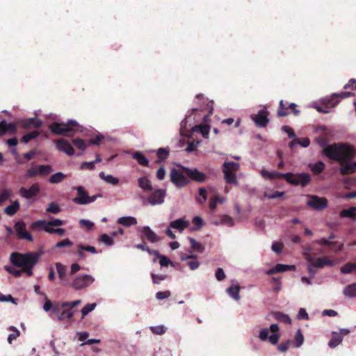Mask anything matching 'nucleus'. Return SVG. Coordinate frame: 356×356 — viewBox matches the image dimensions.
Returning <instances> with one entry per match:
<instances>
[{
    "mask_svg": "<svg viewBox=\"0 0 356 356\" xmlns=\"http://www.w3.org/2000/svg\"><path fill=\"white\" fill-rule=\"evenodd\" d=\"M323 152L330 159L339 162L341 175H348L356 171V161H351L356 154L353 146L346 143H334L325 147Z\"/></svg>",
    "mask_w": 356,
    "mask_h": 356,
    "instance_id": "nucleus-1",
    "label": "nucleus"
},
{
    "mask_svg": "<svg viewBox=\"0 0 356 356\" xmlns=\"http://www.w3.org/2000/svg\"><path fill=\"white\" fill-rule=\"evenodd\" d=\"M40 254L38 252H28L24 254L19 252H13L10 256L11 263L17 267H21L22 270H17L11 266H5V270L16 277L25 273L27 276L33 275V268L38 264Z\"/></svg>",
    "mask_w": 356,
    "mask_h": 356,
    "instance_id": "nucleus-2",
    "label": "nucleus"
},
{
    "mask_svg": "<svg viewBox=\"0 0 356 356\" xmlns=\"http://www.w3.org/2000/svg\"><path fill=\"white\" fill-rule=\"evenodd\" d=\"M49 129L54 134L65 137H72L76 133L83 131L82 127L74 120H70L66 123L52 122Z\"/></svg>",
    "mask_w": 356,
    "mask_h": 356,
    "instance_id": "nucleus-3",
    "label": "nucleus"
},
{
    "mask_svg": "<svg viewBox=\"0 0 356 356\" xmlns=\"http://www.w3.org/2000/svg\"><path fill=\"white\" fill-rule=\"evenodd\" d=\"M240 164L234 161H225L222 165V171L226 183L238 184L236 172L239 170Z\"/></svg>",
    "mask_w": 356,
    "mask_h": 356,
    "instance_id": "nucleus-4",
    "label": "nucleus"
},
{
    "mask_svg": "<svg viewBox=\"0 0 356 356\" xmlns=\"http://www.w3.org/2000/svg\"><path fill=\"white\" fill-rule=\"evenodd\" d=\"M285 181L293 186H307L311 182V176L308 173L302 172L293 174L292 172L285 173Z\"/></svg>",
    "mask_w": 356,
    "mask_h": 356,
    "instance_id": "nucleus-5",
    "label": "nucleus"
},
{
    "mask_svg": "<svg viewBox=\"0 0 356 356\" xmlns=\"http://www.w3.org/2000/svg\"><path fill=\"white\" fill-rule=\"evenodd\" d=\"M76 190L77 191V196L73 199V202L77 204H87L95 202L97 197H102L100 194L89 196L82 186H77Z\"/></svg>",
    "mask_w": 356,
    "mask_h": 356,
    "instance_id": "nucleus-6",
    "label": "nucleus"
},
{
    "mask_svg": "<svg viewBox=\"0 0 356 356\" xmlns=\"http://www.w3.org/2000/svg\"><path fill=\"white\" fill-rule=\"evenodd\" d=\"M95 281L90 275H79L74 278L71 286L75 290H81L90 286Z\"/></svg>",
    "mask_w": 356,
    "mask_h": 356,
    "instance_id": "nucleus-7",
    "label": "nucleus"
},
{
    "mask_svg": "<svg viewBox=\"0 0 356 356\" xmlns=\"http://www.w3.org/2000/svg\"><path fill=\"white\" fill-rule=\"evenodd\" d=\"M182 172L186 174L191 180L195 181L198 183L204 182L207 176L204 173L199 171L197 168H188L182 165H179Z\"/></svg>",
    "mask_w": 356,
    "mask_h": 356,
    "instance_id": "nucleus-8",
    "label": "nucleus"
},
{
    "mask_svg": "<svg viewBox=\"0 0 356 356\" xmlns=\"http://www.w3.org/2000/svg\"><path fill=\"white\" fill-rule=\"evenodd\" d=\"M184 174L175 168L171 170L170 180L178 188L184 187L190 183V180Z\"/></svg>",
    "mask_w": 356,
    "mask_h": 356,
    "instance_id": "nucleus-9",
    "label": "nucleus"
},
{
    "mask_svg": "<svg viewBox=\"0 0 356 356\" xmlns=\"http://www.w3.org/2000/svg\"><path fill=\"white\" fill-rule=\"evenodd\" d=\"M309 200L307 204L309 207L320 211L327 207V200L325 197H320L314 195H309Z\"/></svg>",
    "mask_w": 356,
    "mask_h": 356,
    "instance_id": "nucleus-10",
    "label": "nucleus"
},
{
    "mask_svg": "<svg viewBox=\"0 0 356 356\" xmlns=\"http://www.w3.org/2000/svg\"><path fill=\"white\" fill-rule=\"evenodd\" d=\"M16 235L19 239L27 240L29 242L33 241V238L31 234L26 230V225L24 221L19 220L15 222L14 226Z\"/></svg>",
    "mask_w": 356,
    "mask_h": 356,
    "instance_id": "nucleus-11",
    "label": "nucleus"
},
{
    "mask_svg": "<svg viewBox=\"0 0 356 356\" xmlns=\"http://www.w3.org/2000/svg\"><path fill=\"white\" fill-rule=\"evenodd\" d=\"M165 196L166 191L165 189H156L149 195L147 200L153 206L161 204L164 202Z\"/></svg>",
    "mask_w": 356,
    "mask_h": 356,
    "instance_id": "nucleus-12",
    "label": "nucleus"
},
{
    "mask_svg": "<svg viewBox=\"0 0 356 356\" xmlns=\"http://www.w3.org/2000/svg\"><path fill=\"white\" fill-rule=\"evenodd\" d=\"M56 148L68 156H73L75 150L72 144L65 138H60L55 141Z\"/></svg>",
    "mask_w": 356,
    "mask_h": 356,
    "instance_id": "nucleus-13",
    "label": "nucleus"
},
{
    "mask_svg": "<svg viewBox=\"0 0 356 356\" xmlns=\"http://www.w3.org/2000/svg\"><path fill=\"white\" fill-rule=\"evenodd\" d=\"M350 332V330L342 328L339 330V332H332V338L329 341V346L334 348L339 346L343 341V337L348 335Z\"/></svg>",
    "mask_w": 356,
    "mask_h": 356,
    "instance_id": "nucleus-14",
    "label": "nucleus"
},
{
    "mask_svg": "<svg viewBox=\"0 0 356 356\" xmlns=\"http://www.w3.org/2000/svg\"><path fill=\"white\" fill-rule=\"evenodd\" d=\"M40 191V186L38 183L32 184L29 188L22 187L19 191V194L26 199H31L37 196Z\"/></svg>",
    "mask_w": 356,
    "mask_h": 356,
    "instance_id": "nucleus-15",
    "label": "nucleus"
},
{
    "mask_svg": "<svg viewBox=\"0 0 356 356\" xmlns=\"http://www.w3.org/2000/svg\"><path fill=\"white\" fill-rule=\"evenodd\" d=\"M354 94L350 92H342L340 93H334L331 97L326 101L325 105L327 107H334L339 102V98L344 99L350 96H353Z\"/></svg>",
    "mask_w": 356,
    "mask_h": 356,
    "instance_id": "nucleus-16",
    "label": "nucleus"
},
{
    "mask_svg": "<svg viewBox=\"0 0 356 356\" xmlns=\"http://www.w3.org/2000/svg\"><path fill=\"white\" fill-rule=\"evenodd\" d=\"M252 119L259 127H265L269 122L268 112L265 110H261L257 115H252Z\"/></svg>",
    "mask_w": 356,
    "mask_h": 356,
    "instance_id": "nucleus-17",
    "label": "nucleus"
},
{
    "mask_svg": "<svg viewBox=\"0 0 356 356\" xmlns=\"http://www.w3.org/2000/svg\"><path fill=\"white\" fill-rule=\"evenodd\" d=\"M144 236H141L142 241L145 238L150 243H156L160 241L161 238L153 232L148 226H145L140 229Z\"/></svg>",
    "mask_w": 356,
    "mask_h": 356,
    "instance_id": "nucleus-18",
    "label": "nucleus"
},
{
    "mask_svg": "<svg viewBox=\"0 0 356 356\" xmlns=\"http://www.w3.org/2000/svg\"><path fill=\"white\" fill-rule=\"evenodd\" d=\"M316 243L320 245H326L330 247V248L335 252H341L343 250V244L341 243L337 246V243L334 241H329L327 238H323L315 241Z\"/></svg>",
    "mask_w": 356,
    "mask_h": 356,
    "instance_id": "nucleus-19",
    "label": "nucleus"
},
{
    "mask_svg": "<svg viewBox=\"0 0 356 356\" xmlns=\"http://www.w3.org/2000/svg\"><path fill=\"white\" fill-rule=\"evenodd\" d=\"M85 251L90 252L92 254H95L98 253L97 249L94 246L86 245H83V244L77 245L76 253H77L78 256L79 257L80 259H83L86 258V255L84 253Z\"/></svg>",
    "mask_w": 356,
    "mask_h": 356,
    "instance_id": "nucleus-20",
    "label": "nucleus"
},
{
    "mask_svg": "<svg viewBox=\"0 0 356 356\" xmlns=\"http://www.w3.org/2000/svg\"><path fill=\"white\" fill-rule=\"evenodd\" d=\"M72 143L73 145L80 151L77 153V156L83 155L84 151L88 147H89V143H88L87 140H83L79 138L72 139Z\"/></svg>",
    "mask_w": 356,
    "mask_h": 356,
    "instance_id": "nucleus-21",
    "label": "nucleus"
},
{
    "mask_svg": "<svg viewBox=\"0 0 356 356\" xmlns=\"http://www.w3.org/2000/svg\"><path fill=\"white\" fill-rule=\"evenodd\" d=\"M17 131L16 124L13 122L7 123L6 120L0 122V136L6 134H14Z\"/></svg>",
    "mask_w": 356,
    "mask_h": 356,
    "instance_id": "nucleus-22",
    "label": "nucleus"
},
{
    "mask_svg": "<svg viewBox=\"0 0 356 356\" xmlns=\"http://www.w3.org/2000/svg\"><path fill=\"white\" fill-rule=\"evenodd\" d=\"M305 259L309 263L307 266L308 273L310 278H313L317 273L316 266L314 264V257H312L307 251L304 252Z\"/></svg>",
    "mask_w": 356,
    "mask_h": 356,
    "instance_id": "nucleus-23",
    "label": "nucleus"
},
{
    "mask_svg": "<svg viewBox=\"0 0 356 356\" xmlns=\"http://www.w3.org/2000/svg\"><path fill=\"white\" fill-rule=\"evenodd\" d=\"M294 269H295L294 266L279 264H277L274 268L269 269L266 273H267V275H273L275 273L286 272V271L291 270H294Z\"/></svg>",
    "mask_w": 356,
    "mask_h": 356,
    "instance_id": "nucleus-24",
    "label": "nucleus"
},
{
    "mask_svg": "<svg viewBox=\"0 0 356 356\" xmlns=\"http://www.w3.org/2000/svg\"><path fill=\"white\" fill-rule=\"evenodd\" d=\"M44 224H47L49 225H51V227H58L63 225L64 224V222L62 220L58 218H55L49 221L38 220L32 223L31 227L33 229H36L39 225Z\"/></svg>",
    "mask_w": 356,
    "mask_h": 356,
    "instance_id": "nucleus-25",
    "label": "nucleus"
},
{
    "mask_svg": "<svg viewBox=\"0 0 356 356\" xmlns=\"http://www.w3.org/2000/svg\"><path fill=\"white\" fill-rule=\"evenodd\" d=\"M188 225V221L179 218L170 222L169 227L178 230L179 232H182Z\"/></svg>",
    "mask_w": 356,
    "mask_h": 356,
    "instance_id": "nucleus-26",
    "label": "nucleus"
},
{
    "mask_svg": "<svg viewBox=\"0 0 356 356\" xmlns=\"http://www.w3.org/2000/svg\"><path fill=\"white\" fill-rule=\"evenodd\" d=\"M261 175L264 178L268 179H275L281 178L286 179L285 173H281L276 171L269 172L266 170L263 169L261 170Z\"/></svg>",
    "mask_w": 356,
    "mask_h": 356,
    "instance_id": "nucleus-27",
    "label": "nucleus"
},
{
    "mask_svg": "<svg viewBox=\"0 0 356 356\" xmlns=\"http://www.w3.org/2000/svg\"><path fill=\"white\" fill-rule=\"evenodd\" d=\"M314 264L317 268H323L326 266H334V262L327 257H318L316 259L314 258Z\"/></svg>",
    "mask_w": 356,
    "mask_h": 356,
    "instance_id": "nucleus-28",
    "label": "nucleus"
},
{
    "mask_svg": "<svg viewBox=\"0 0 356 356\" xmlns=\"http://www.w3.org/2000/svg\"><path fill=\"white\" fill-rule=\"evenodd\" d=\"M138 186L145 191H152L153 188L151 181L146 177H142L138 179Z\"/></svg>",
    "mask_w": 356,
    "mask_h": 356,
    "instance_id": "nucleus-29",
    "label": "nucleus"
},
{
    "mask_svg": "<svg viewBox=\"0 0 356 356\" xmlns=\"http://www.w3.org/2000/svg\"><path fill=\"white\" fill-rule=\"evenodd\" d=\"M42 125V122L36 118H29L24 121L23 127L24 129H30L31 127L40 128Z\"/></svg>",
    "mask_w": 356,
    "mask_h": 356,
    "instance_id": "nucleus-30",
    "label": "nucleus"
},
{
    "mask_svg": "<svg viewBox=\"0 0 356 356\" xmlns=\"http://www.w3.org/2000/svg\"><path fill=\"white\" fill-rule=\"evenodd\" d=\"M118 222L124 227H129L137 224V220L132 216H124L119 218Z\"/></svg>",
    "mask_w": 356,
    "mask_h": 356,
    "instance_id": "nucleus-31",
    "label": "nucleus"
},
{
    "mask_svg": "<svg viewBox=\"0 0 356 356\" xmlns=\"http://www.w3.org/2000/svg\"><path fill=\"white\" fill-rule=\"evenodd\" d=\"M20 204L18 200H15L12 204L6 207L4 209L5 213L10 216L15 215L19 209Z\"/></svg>",
    "mask_w": 356,
    "mask_h": 356,
    "instance_id": "nucleus-32",
    "label": "nucleus"
},
{
    "mask_svg": "<svg viewBox=\"0 0 356 356\" xmlns=\"http://www.w3.org/2000/svg\"><path fill=\"white\" fill-rule=\"evenodd\" d=\"M132 157L136 159L140 165L145 167L149 165V161L147 158L142 152H136L133 154Z\"/></svg>",
    "mask_w": 356,
    "mask_h": 356,
    "instance_id": "nucleus-33",
    "label": "nucleus"
},
{
    "mask_svg": "<svg viewBox=\"0 0 356 356\" xmlns=\"http://www.w3.org/2000/svg\"><path fill=\"white\" fill-rule=\"evenodd\" d=\"M75 310L72 309H63L60 314H59L57 316V318L59 321H63L64 319L67 318L68 320H71L72 317L74 316Z\"/></svg>",
    "mask_w": 356,
    "mask_h": 356,
    "instance_id": "nucleus-34",
    "label": "nucleus"
},
{
    "mask_svg": "<svg viewBox=\"0 0 356 356\" xmlns=\"http://www.w3.org/2000/svg\"><path fill=\"white\" fill-rule=\"evenodd\" d=\"M273 316L275 320H277V321H279L280 323H284L285 324H289V325L291 323V318L288 315H286L282 312H275L273 313Z\"/></svg>",
    "mask_w": 356,
    "mask_h": 356,
    "instance_id": "nucleus-35",
    "label": "nucleus"
},
{
    "mask_svg": "<svg viewBox=\"0 0 356 356\" xmlns=\"http://www.w3.org/2000/svg\"><path fill=\"white\" fill-rule=\"evenodd\" d=\"M239 291L240 286L238 285L231 286L227 289V293L236 300L240 299Z\"/></svg>",
    "mask_w": 356,
    "mask_h": 356,
    "instance_id": "nucleus-36",
    "label": "nucleus"
},
{
    "mask_svg": "<svg viewBox=\"0 0 356 356\" xmlns=\"http://www.w3.org/2000/svg\"><path fill=\"white\" fill-rule=\"evenodd\" d=\"M299 144L303 147H307L310 144V140L308 138H295L293 140L290 142L289 147L291 148H293L294 145Z\"/></svg>",
    "mask_w": 356,
    "mask_h": 356,
    "instance_id": "nucleus-37",
    "label": "nucleus"
},
{
    "mask_svg": "<svg viewBox=\"0 0 356 356\" xmlns=\"http://www.w3.org/2000/svg\"><path fill=\"white\" fill-rule=\"evenodd\" d=\"M188 241L191 244V248L197 252L202 253L204 250V247L199 242H197L195 238L192 237L188 238Z\"/></svg>",
    "mask_w": 356,
    "mask_h": 356,
    "instance_id": "nucleus-38",
    "label": "nucleus"
},
{
    "mask_svg": "<svg viewBox=\"0 0 356 356\" xmlns=\"http://www.w3.org/2000/svg\"><path fill=\"white\" fill-rule=\"evenodd\" d=\"M343 294L350 298L356 297V283L346 286L343 289Z\"/></svg>",
    "mask_w": 356,
    "mask_h": 356,
    "instance_id": "nucleus-39",
    "label": "nucleus"
},
{
    "mask_svg": "<svg viewBox=\"0 0 356 356\" xmlns=\"http://www.w3.org/2000/svg\"><path fill=\"white\" fill-rule=\"evenodd\" d=\"M99 177L104 180L106 182L109 183L113 186H115L119 183V179L117 177L110 175H106L103 172L99 173Z\"/></svg>",
    "mask_w": 356,
    "mask_h": 356,
    "instance_id": "nucleus-40",
    "label": "nucleus"
},
{
    "mask_svg": "<svg viewBox=\"0 0 356 356\" xmlns=\"http://www.w3.org/2000/svg\"><path fill=\"white\" fill-rule=\"evenodd\" d=\"M66 177V175L63 172H58L52 175L49 179V181L51 184H59L62 182Z\"/></svg>",
    "mask_w": 356,
    "mask_h": 356,
    "instance_id": "nucleus-41",
    "label": "nucleus"
},
{
    "mask_svg": "<svg viewBox=\"0 0 356 356\" xmlns=\"http://www.w3.org/2000/svg\"><path fill=\"white\" fill-rule=\"evenodd\" d=\"M38 172L39 176H46L54 171L53 168L49 165H38Z\"/></svg>",
    "mask_w": 356,
    "mask_h": 356,
    "instance_id": "nucleus-42",
    "label": "nucleus"
},
{
    "mask_svg": "<svg viewBox=\"0 0 356 356\" xmlns=\"http://www.w3.org/2000/svg\"><path fill=\"white\" fill-rule=\"evenodd\" d=\"M55 265L58 272V277L61 280H63L65 277L67 268L65 265L62 264L60 262L56 263Z\"/></svg>",
    "mask_w": 356,
    "mask_h": 356,
    "instance_id": "nucleus-43",
    "label": "nucleus"
},
{
    "mask_svg": "<svg viewBox=\"0 0 356 356\" xmlns=\"http://www.w3.org/2000/svg\"><path fill=\"white\" fill-rule=\"evenodd\" d=\"M304 336L301 332L300 330H298L295 336H294V341H295V346L296 348L300 347L303 343H304Z\"/></svg>",
    "mask_w": 356,
    "mask_h": 356,
    "instance_id": "nucleus-44",
    "label": "nucleus"
},
{
    "mask_svg": "<svg viewBox=\"0 0 356 356\" xmlns=\"http://www.w3.org/2000/svg\"><path fill=\"white\" fill-rule=\"evenodd\" d=\"M325 169V164L323 161H318L315 164H314L311 170L316 175L321 173Z\"/></svg>",
    "mask_w": 356,
    "mask_h": 356,
    "instance_id": "nucleus-45",
    "label": "nucleus"
},
{
    "mask_svg": "<svg viewBox=\"0 0 356 356\" xmlns=\"http://www.w3.org/2000/svg\"><path fill=\"white\" fill-rule=\"evenodd\" d=\"M9 330L12 331L13 333L8 335V342L12 343L13 341L15 340L19 336L20 332L15 326H10Z\"/></svg>",
    "mask_w": 356,
    "mask_h": 356,
    "instance_id": "nucleus-46",
    "label": "nucleus"
},
{
    "mask_svg": "<svg viewBox=\"0 0 356 356\" xmlns=\"http://www.w3.org/2000/svg\"><path fill=\"white\" fill-rule=\"evenodd\" d=\"M39 135L38 131H33L27 134H25L22 138V142L24 143H28L30 140L36 138Z\"/></svg>",
    "mask_w": 356,
    "mask_h": 356,
    "instance_id": "nucleus-47",
    "label": "nucleus"
},
{
    "mask_svg": "<svg viewBox=\"0 0 356 356\" xmlns=\"http://www.w3.org/2000/svg\"><path fill=\"white\" fill-rule=\"evenodd\" d=\"M340 216L343 218H350L353 220L356 219V213L352 210V207L348 209L342 210L340 213Z\"/></svg>",
    "mask_w": 356,
    "mask_h": 356,
    "instance_id": "nucleus-48",
    "label": "nucleus"
},
{
    "mask_svg": "<svg viewBox=\"0 0 356 356\" xmlns=\"http://www.w3.org/2000/svg\"><path fill=\"white\" fill-rule=\"evenodd\" d=\"M356 264L355 263H347L341 268V272L344 274L350 273L355 270Z\"/></svg>",
    "mask_w": 356,
    "mask_h": 356,
    "instance_id": "nucleus-49",
    "label": "nucleus"
},
{
    "mask_svg": "<svg viewBox=\"0 0 356 356\" xmlns=\"http://www.w3.org/2000/svg\"><path fill=\"white\" fill-rule=\"evenodd\" d=\"M287 110H288V107H286L284 104V101L281 100L280 102V106H279V108L277 110V115L279 117L287 116L289 114V113L287 111Z\"/></svg>",
    "mask_w": 356,
    "mask_h": 356,
    "instance_id": "nucleus-50",
    "label": "nucleus"
},
{
    "mask_svg": "<svg viewBox=\"0 0 356 356\" xmlns=\"http://www.w3.org/2000/svg\"><path fill=\"white\" fill-rule=\"evenodd\" d=\"M156 155L159 159V161L165 160L169 155V150L166 148L161 147L157 150Z\"/></svg>",
    "mask_w": 356,
    "mask_h": 356,
    "instance_id": "nucleus-51",
    "label": "nucleus"
},
{
    "mask_svg": "<svg viewBox=\"0 0 356 356\" xmlns=\"http://www.w3.org/2000/svg\"><path fill=\"white\" fill-rule=\"evenodd\" d=\"M99 241L108 246L113 244V239L112 236H108L106 234H103L99 237Z\"/></svg>",
    "mask_w": 356,
    "mask_h": 356,
    "instance_id": "nucleus-52",
    "label": "nucleus"
},
{
    "mask_svg": "<svg viewBox=\"0 0 356 356\" xmlns=\"http://www.w3.org/2000/svg\"><path fill=\"white\" fill-rule=\"evenodd\" d=\"M12 195V191L10 189H3L0 193V205L7 200Z\"/></svg>",
    "mask_w": 356,
    "mask_h": 356,
    "instance_id": "nucleus-53",
    "label": "nucleus"
},
{
    "mask_svg": "<svg viewBox=\"0 0 356 356\" xmlns=\"http://www.w3.org/2000/svg\"><path fill=\"white\" fill-rule=\"evenodd\" d=\"M96 307L95 303L92 304H87L86 305L81 309V314L83 316V318L86 316L88 313L93 311Z\"/></svg>",
    "mask_w": 356,
    "mask_h": 356,
    "instance_id": "nucleus-54",
    "label": "nucleus"
},
{
    "mask_svg": "<svg viewBox=\"0 0 356 356\" xmlns=\"http://www.w3.org/2000/svg\"><path fill=\"white\" fill-rule=\"evenodd\" d=\"M157 259H159V264L161 266H168L170 264L173 266V262L165 255L160 254Z\"/></svg>",
    "mask_w": 356,
    "mask_h": 356,
    "instance_id": "nucleus-55",
    "label": "nucleus"
},
{
    "mask_svg": "<svg viewBox=\"0 0 356 356\" xmlns=\"http://www.w3.org/2000/svg\"><path fill=\"white\" fill-rule=\"evenodd\" d=\"M60 211V209L59 206L55 202H51V204H49V207L46 210V211L48 213H52L55 214L59 213Z\"/></svg>",
    "mask_w": 356,
    "mask_h": 356,
    "instance_id": "nucleus-56",
    "label": "nucleus"
},
{
    "mask_svg": "<svg viewBox=\"0 0 356 356\" xmlns=\"http://www.w3.org/2000/svg\"><path fill=\"white\" fill-rule=\"evenodd\" d=\"M38 167L37 165L29 168L26 172V177L33 178L39 175V172H38Z\"/></svg>",
    "mask_w": 356,
    "mask_h": 356,
    "instance_id": "nucleus-57",
    "label": "nucleus"
},
{
    "mask_svg": "<svg viewBox=\"0 0 356 356\" xmlns=\"http://www.w3.org/2000/svg\"><path fill=\"white\" fill-rule=\"evenodd\" d=\"M151 277L152 279V282L156 284H159L161 281L165 280L166 279V275L162 274L156 275L154 273H152Z\"/></svg>",
    "mask_w": 356,
    "mask_h": 356,
    "instance_id": "nucleus-58",
    "label": "nucleus"
},
{
    "mask_svg": "<svg viewBox=\"0 0 356 356\" xmlns=\"http://www.w3.org/2000/svg\"><path fill=\"white\" fill-rule=\"evenodd\" d=\"M284 192H280V191H275L272 193H264V197L268 198V199H276L278 197H282L284 195Z\"/></svg>",
    "mask_w": 356,
    "mask_h": 356,
    "instance_id": "nucleus-59",
    "label": "nucleus"
},
{
    "mask_svg": "<svg viewBox=\"0 0 356 356\" xmlns=\"http://www.w3.org/2000/svg\"><path fill=\"white\" fill-rule=\"evenodd\" d=\"M284 245L282 242H274L272 244L271 248L277 254H280L283 250Z\"/></svg>",
    "mask_w": 356,
    "mask_h": 356,
    "instance_id": "nucleus-60",
    "label": "nucleus"
},
{
    "mask_svg": "<svg viewBox=\"0 0 356 356\" xmlns=\"http://www.w3.org/2000/svg\"><path fill=\"white\" fill-rule=\"evenodd\" d=\"M150 330L154 334H163L166 331V328L163 325L151 327Z\"/></svg>",
    "mask_w": 356,
    "mask_h": 356,
    "instance_id": "nucleus-61",
    "label": "nucleus"
},
{
    "mask_svg": "<svg viewBox=\"0 0 356 356\" xmlns=\"http://www.w3.org/2000/svg\"><path fill=\"white\" fill-rule=\"evenodd\" d=\"M199 195L201 197L197 198V201L200 203H204L207 200V191L204 188H199Z\"/></svg>",
    "mask_w": 356,
    "mask_h": 356,
    "instance_id": "nucleus-62",
    "label": "nucleus"
},
{
    "mask_svg": "<svg viewBox=\"0 0 356 356\" xmlns=\"http://www.w3.org/2000/svg\"><path fill=\"white\" fill-rule=\"evenodd\" d=\"M192 222L193 225H197V227L193 228V230H198L203 226V220L200 216H195L193 218Z\"/></svg>",
    "mask_w": 356,
    "mask_h": 356,
    "instance_id": "nucleus-63",
    "label": "nucleus"
},
{
    "mask_svg": "<svg viewBox=\"0 0 356 356\" xmlns=\"http://www.w3.org/2000/svg\"><path fill=\"white\" fill-rule=\"evenodd\" d=\"M292 343V341L291 340H287L285 342H282L281 343L277 348L278 350L280 351V352H283V353H285L288 350L289 348L290 347L291 344Z\"/></svg>",
    "mask_w": 356,
    "mask_h": 356,
    "instance_id": "nucleus-64",
    "label": "nucleus"
}]
</instances>
